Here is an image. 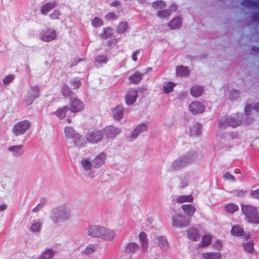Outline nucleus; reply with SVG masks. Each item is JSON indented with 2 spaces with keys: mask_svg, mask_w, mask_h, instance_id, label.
I'll use <instances>...</instances> for the list:
<instances>
[{
  "mask_svg": "<svg viewBox=\"0 0 259 259\" xmlns=\"http://www.w3.org/2000/svg\"><path fill=\"white\" fill-rule=\"evenodd\" d=\"M88 234L93 237H100L108 240L111 232L107 228L100 226H92L87 229Z\"/></svg>",
  "mask_w": 259,
  "mask_h": 259,
  "instance_id": "obj_1",
  "label": "nucleus"
},
{
  "mask_svg": "<svg viewBox=\"0 0 259 259\" xmlns=\"http://www.w3.org/2000/svg\"><path fill=\"white\" fill-rule=\"evenodd\" d=\"M241 210L249 223L259 224V213L255 207L249 205H243Z\"/></svg>",
  "mask_w": 259,
  "mask_h": 259,
  "instance_id": "obj_2",
  "label": "nucleus"
},
{
  "mask_svg": "<svg viewBox=\"0 0 259 259\" xmlns=\"http://www.w3.org/2000/svg\"><path fill=\"white\" fill-rule=\"evenodd\" d=\"M31 126V122L25 120L19 121L14 125L13 132L16 136H20L24 134Z\"/></svg>",
  "mask_w": 259,
  "mask_h": 259,
  "instance_id": "obj_3",
  "label": "nucleus"
},
{
  "mask_svg": "<svg viewBox=\"0 0 259 259\" xmlns=\"http://www.w3.org/2000/svg\"><path fill=\"white\" fill-rule=\"evenodd\" d=\"M103 133L101 131H93L89 132L86 135V140L92 144L99 142L103 138Z\"/></svg>",
  "mask_w": 259,
  "mask_h": 259,
  "instance_id": "obj_4",
  "label": "nucleus"
},
{
  "mask_svg": "<svg viewBox=\"0 0 259 259\" xmlns=\"http://www.w3.org/2000/svg\"><path fill=\"white\" fill-rule=\"evenodd\" d=\"M186 219L184 215L181 213H177L172 218V226L176 228H182L187 226L190 222V220H185Z\"/></svg>",
  "mask_w": 259,
  "mask_h": 259,
  "instance_id": "obj_5",
  "label": "nucleus"
},
{
  "mask_svg": "<svg viewBox=\"0 0 259 259\" xmlns=\"http://www.w3.org/2000/svg\"><path fill=\"white\" fill-rule=\"evenodd\" d=\"M84 108L83 103L78 98L72 97L70 100V109L72 112L76 113L82 111Z\"/></svg>",
  "mask_w": 259,
  "mask_h": 259,
  "instance_id": "obj_6",
  "label": "nucleus"
},
{
  "mask_svg": "<svg viewBox=\"0 0 259 259\" xmlns=\"http://www.w3.org/2000/svg\"><path fill=\"white\" fill-rule=\"evenodd\" d=\"M204 109V105L197 101L193 102L189 105V110L193 114L202 113Z\"/></svg>",
  "mask_w": 259,
  "mask_h": 259,
  "instance_id": "obj_7",
  "label": "nucleus"
},
{
  "mask_svg": "<svg viewBox=\"0 0 259 259\" xmlns=\"http://www.w3.org/2000/svg\"><path fill=\"white\" fill-rule=\"evenodd\" d=\"M57 37L56 31L51 28H48L42 34L41 38L44 41L50 42L55 39Z\"/></svg>",
  "mask_w": 259,
  "mask_h": 259,
  "instance_id": "obj_8",
  "label": "nucleus"
},
{
  "mask_svg": "<svg viewBox=\"0 0 259 259\" xmlns=\"http://www.w3.org/2000/svg\"><path fill=\"white\" fill-rule=\"evenodd\" d=\"M242 115L237 114L230 117L229 119L225 120L227 124L231 127H235L239 125L242 122Z\"/></svg>",
  "mask_w": 259,
  "mask_h": 259,
  "instance_id": "obj_9",
  "label": "nucleus"
},
{
  "mask_svg": "<svg viewBox=\"0 0 259 259\" xmlns=\"http://www.w3.org/2000/svg\"><path fill=\"white\" fill-rule=\"evenodd\" d=\"M137 96L138 94L136 90H131L127 92L125 99L126 104L131 105L133 104L135 102Z\"/></svg>",
  "mask_w": 259,
  "mask_h": 259,
  "instance_id": "obj_10",
  "label": "nucleus"
},
{
  "mask_svg": "<svg viewBox=\"0 0 259 259\" xmlns=\"http://www.w3.org/2000/svg\"><path fill=\"white\" fill-rule=\"evenodd\" d=\"M187 235L188 238L192 241H198L200 238L198 231L194 228H190Z\"/></svg>",
  "mask_w": 259,
  "mask_h": 259,
  "instance_id": "obj_11",
  "label": "nucleus"
},
{
  "mask_svg": "<svg viewBox=\"0 0 259 259\" xmlns=\"http://www.w3.org/2000/svg\"><path fill=\"white\" fill-rule=\"evenodd\" d=\"M105 159V154L104 153L100 154L92 160V166L95 168L100 167L104 163Z\"/></svg>",
  "mask_w": 259,
  "mask_h": 259,
  "instance_id": "obj_12",
  "label": "nucleus"
},
{
  "mask_svg": "<svg viewBox=\"0 0 259 259\" xmlns=\"http://www.w3.org/2000/svg\"><path fill=\"white\" fill-rule=\"evenodd\" d=\"M188 162V157L185 156L184 158L180 159L176 161L171 165V168L172 170H177L180 167L185 166L186 163Z\"/></svg>",
  "mask_w": 259,
  "mask_h": 259,
  "instance_id": "obj_13",
  "label": "nucleus"
},
{
  "mask_svg": "<svg viewBox=\"0 0 259 259\" xmlns=\"http://www.w3.org/2000/svg\"><path fill=\"white\" fill-rule=\"evenodd\" d=\"M181 207L185 213L190 217L193 216L196 210L195 207L191 204H184Z\"/></svg>",
  "mask_w": 259,
  "mask_h": 259,
  "instance_id": "obj_14",
  "label": "nucleus"
},
{
  "mask_svg": "<svg viewBox=\"0 0 259 259\" xmlns=\"http://www.w3.org/2000/svg\"><path fill=\"white\" fill-rule=\"evenodd\" d=\"M55 251L52 249H46L39 256L38 259H53Z\"/></svg>",
  "mask_w": 259,
  "mask_h": 259,
  "instance_id": "obj_15",
  "label": "nucleus"
},
{
  "mask_svg": "<svg viewBox=\"0 0 259 259\" xmlns=\"http://www.w3.org/2000/svg\"><path fill=\"white\" fill-rule=\"evenodd\" d=\"M203 90V88L202 87L194 85L191 89V95L194 97H198L202 95Z\"/></svg>",
  "mask_w": 259,
  "mask_h": 259,
  "instance_id": "obj_16",
  "label": "nucleus"
},
{
  "mask_svg": "<svg viewBox=\"0 0 259 259\" xmlns=\"http://www.w3.org/2000/svg\"><path fill=\"white\" fill-rule=\"evenodd\" d=\"M147 127L145 124H140L136 126L135 130L133 131L131 137L133 138H136L137 136L142 132L147 130Z\"/></svg>",
  "mask_w": 259,
  "mask_h": 259,
  "instance_id": "obj_17",
  "label": "nucleus"
},
{
  "mask_svg": "<svg viewBox=\"0 0 259 259\" xmlns=\"http://www.w3.org/2000/svg\"><path fill=\"white\" fill-rule=\"evenodd\" d=\"M143 78V74L139 71H136L133 75L129 77L130 82L134 83H138Z\"/></svg>",
  "mask_w": 259,
  "mask_h": 259,
  "instance_id": "obj_18",
  "label": "nucleus"
},
{
  "mask_svg": "<svg viewBox=\"0 0 259 259\" xmlns=\"http://www.w3.org/2000/svg\"><path fill=\"white\" fill-rule=\"evenodd\" d=\"M124 114L123 107L121 105H117L114 108V119L117 120H120Z\"/></svg>",
  "mask_w": 259,
  "mask_h": 259,
  "instance_id": "obj_19",
  "label": "nucleus"
},
{
  "mask_svg": "<svg viewBox=\"0 0 259 259\" xmlns=\"http://www.w3.org/2000/svg\"><path fill=\"white\" fill-rule=\"evenodd\" d=\"M193 200V197L192 195H182L176 198V201L177 203H182L184 202H191Z\"/></svg>",
  "mask_w": 259,
  "mask_h": 259,
  "instance_id": "obj_20",
  "label": "nucleus"
},
{
  "mask_svg": "<svg viewBox=\"0 0 259 259\" xmlns=\"http://www.w3.org/2000/svg\"><path fill=\"white\" fill-rule=\"evenodd\" d=\"M56 6L55 2L52 3H48L44 5L41 8V13L44 15H46L48 12L51 11Z\"/></svg>",
  "mask_w": 259,
  "mask_h": 259,
  "instance_id": "obj_21",
  "label": "nucleus"
},
{
  "mask_svg": "<svg viewBox=\"0 0 259 259\" xmlns=\"http://www.w3.org/2000/svg\"><path fill=\"white\" fill-rule=\"evenodd\" d=\"M201 133V125L195 123L190 127V135L191 136H199Z\"/></svg>",
  "mask_w": 259,
  "mask_h": 259,
  "instance_id": "obj_22",
  "label": "nucleus"
},
{
  "mask_svg": "<svg viewBox=\"0 0 259 259\" xmlns=\"http://www.w3.org/2000/svg\"><path fill=\"white\" fill-rule=\"evenodd\" d=\"M244 230L240 225H235L231 230V233L233 236H241L244 234Z\"/></svg>",
  "mask_w": 259,
  "mask_h": 259,
  "instance_id": "obj_23",
  "label": "nucleus"
},
{
  "mask_svg": "<svg viewBox=\"0 0 259 259\" xmlns=\"http://www.w3.org/2000/svg\"><path fill=\"white\" fill-rule=\"evenodd\" d=\"M212 240V236L210 235H204L202 236L200 244L201 247H204L209 246Z\"/></svg>",
  "mask_w": 259,
  "mask_h": 259,
  "instance_id": "obj_24",
  "label": "nucleus"
},
{
  "mask_svg": "<svg viewBox=\"0 0 259 259\" xmlns=\"http://www.w3.org/2000/svg\"><path fill=\"white\" fill-rule=\"evenodd\" d=\"M182 21L179 17L174 18L168 24V26L170 29H177L181 25Z\"/></svg>",
  "mask_w": 259,
  "mask_h": 259,
  "instance_id": "obj_25",
  "label": "nucleus"
},
{
  "mask_svg": "<svg viewBox=\"0 0 259 259\" xmlns=\"http://www.w3.org/2000/svg\"><path fill=\"white\" fill-rule=\"evenodd\" d=\"M204 259H221V255L218 252H206L202 254Z\"/></svg>",
  "mask_w": 259,
  "mask_h": 259,
  "instance_id": "obj_26",
  "label": "nucleus"
},
{
  "mask_svg": "<svg viewBox=\"0 0 259 259\" xmlns=\"http://www.w3.org/2000/svg\"><path fill=\"white\" fill-rule=\"evenodd\" d=\"M177 74L179 76L187 75L189 73V70L187 67L179 66L176 68Z\"/></svg>",
  "mask_w": 259,
  "mask_h": 259,
  "instance_id": "obj_27",
  "label": "nucleus"
},
{
  "mask_svg": "<svg viewBox=\"0 0 259 259\" xmlns=\"http://www.w3.org/2000/svg\"><path fill=\"white\" fill-rule=\"evenodd\" d=\"M22 145L13 146L9 148V150L15 153L16 156H21L23 153V150L22 149Z\"/></svg>",
  "mask_w": 259,
  "mask_h": 259,
  "instance_id": "obj_28",
  "label": "nucleus"
},
{
  "mask_svg": "<svg viewBox=\"0 0 259 259\" xmlns=\"http://www.w3.org/2000/svg\"><path fill=\"white\" fill-rule=\"evenodd\" d=\"M158 244L161 249L166 250L168 247V242L166 238L164 236H160L157 238Z\"/></svg>",
  "mask_w": 259,
  "mask_h": 259,
  "instance_id": "obj_29",
  "label": "nucleus"
},
{
  "mask_svg": "<svg viewBox=\"0 0 259 259\" xmlns=\"http://www.w3.org/2000/svg\"><path fill=\"white\" fill-rule=\"evenodd\" d=\"M138 247L139 246L137 243L131 242L126 245L125 251L127 253H133L138 249Z\"/></svg>",
  "mask_w": 259,
  "mask_h": 259,
  "instance_id": "obj_30",
  "label": "nucleus"
},
{
  "mask_svg": "<svg viewBox=\"0 0 259 259\" xmlns=\"http://www.w3.org/2000/svg\"><path fill=\"white\" fill-rule=\"evenodd\" d=\"M128 28V23L127 22H120L116 27V32L118 33H122L125 32Z\"/></svg>",
  "mask_w": 259,
  "mask_h": 259,
  "instance_id": "obj_31",
  "label": "nucleus"
},
{
  "mask_svg": "<svg viewBox=\"0 0 259 259\" xmlns=\"http://www.w3.org/2000/svg\"><path fill=\"white\" fill-rule=\"evenodd\" d=\"M238 206L234 203H229L225 206V210L228 213H233L238 210Z\"/></svg>",
  "mask_w": 259,
  "mask_h": 259,
  "instance_id": "obj_32",
  "label": "nucleus"
},
{
  "mask_svg": "<svg viewBox=\"0 0 259 259\" xmlns=\"http://www.w3.org/2000/svg\"><path fill=\"white\" fill-rule=\"evenodd\" d=\"M68 110L69 108L67 106H65L61 109H58L55 112V114L58 118L60 119H63L65 117L66 112Z\"/></svg>",
  "mask_w": 259,
  "mask_h": 259,
  "instance_id": "obj_33",
  "label": "nucleus"
},
{
  "mask_svg": "<svg viewBox=\"0 0 259 259\" xmlns=\"http://www.w3.org/2000/svg\"><path fill=\"white\" fill-rule=\"evenodd\" d=\"M67 210L64 207H61L58 210L57 214H59V219L61 220L66 219L68 218Z\"/></svg>",
  "mask_w": 259,
  "mask_h": 259,
  "instance_id": "obj_34",
  "label": "nucleus"
},
{
  "mask_svg": "<svg viewBox=\"0 0 259 259\" xmlns=\"http://www.w3.org/2000/svg\"><path fill=\"white\" fill-rule=\"evenodd\" d=\"M32 92L31 93V97H30V100H27L26 101V103L27 105H29L32 103V100H34V99L37 98L39 96V90L37 89V88L35 87L34 89L32 90Z\"/></svg>",
  "mask_w": 259,
  "mask_h": 259,
  "instance_id": "obj_35",
  "label": "nucleus"
},
{
  "mask_svg": "<svg viewBox=\"0 0 259 259\" xmlns=\"http://www.w3.org/2000/svg\"><path fill=\"white\" fill-rule=\"evenodd\" d=\"M97 247L95 245L90 244L83 251V253L85 255H90L95 252Z\"/></svg>",
  "mask_w": 259,
  "mask_h": 259,
  "instance_id": "obj_36",
  "label": "nucleus"
},
{
  "mask_svg": "<svg viewBox=\"0 0 259 259\" xmlns=\"http://www.w3.org/2000/svg\"><path fill=\"white\" fill-rule=\"evenodd\" d=\"M157 15L160 18L168 19L170 16V13L167 10H162L158 11Z\"/></svg>",
  "mask_w": 259,
  "mask_h": 259,
  "instance_id": "obj_37",
  "label": "nucleus"
},
{
  "mask_svg": "<svg viewBox=\"0 0 259 259\" xmlns=\"http://www.w3.org/2000/svg\"><path fill=\"white\" fill-rule=\"evenodd\" d=\"M139 237L142 242V245L143 247L146 248L147 247L148 242L146 233L144 232H141L139 235Z\"/></svg>",
  "mask_w": 259,
  "mask_h": 259,
  "instance_id": "obj_38",
  "label": "nucleus"
},
{
  "mask_svg": "<svg viewBox=\"0 0 259 259\" xmlns=\"http://www.w3.org/2000/svg\"><path fill=\"white\" fill-rule=\"evenodd\" d=\"M113 34V30L111 28H104V31L100 34L101 36L103 38H107L112 36Z\"/></svg>",
  "mask_w": 259,
  "mask_h": 259,
  "instance_id": "obj_39",
  "label": "nucleus"
},
{
  "mask_svg": "<svg viewBox=\"0 0 259 259\" xmlns=\"http://www.w3.org/2000/svg\"><path fill=\"white\" fill-rule=\"evenodd\" d=\"M241 4L244 7L250 8L257 7V4L255 2L250 0H243Z\"/></svg>",
  "mask_w": 259,
  "mask_h": 259,
  "instance_id": "obj_40",
  "label": "nucleus"
},
{
  "mask_svg": "<svg viewBox=\"0 0 259 259\" xmlns=\"http://www.w3.org/2000/svg\"><path fill=\"white\" fill-rule=\"evenodd\" d=\"M62 93L64 96H71L73 94L67 84H64L62 87Z\"/></svg>",
  "mask_w": 259,
  "mask_h": 259,
  "instance_id": "obj_41",
  "label": "nucleus"
},
{
  "mask_svg": "<svg viewBox=\"0 0 259 259\" xmlns=\"http://www.w3.org/2000/svg\"><path fill=\"white\" fill-rule=\"evenodd\" d=\"M176 86V84L172 82H168L164 86V92L165 93H169L171 92L174 87Z\"/></svg>",
  "mask_w": 259,
  "mask_h": 259,
  "instance_id": "obj_42",
  "label": "nucleus"
},
{
  "mask_svg": "<svg viewBox=\"0 0 259 259\" xmlns=\"http://www.w3.org/2000/svg\"><path fill=\"white\" fill-rule=\"evenodd\" d=\"M166 5L165 2L162 1H157L152 4L153 8L156 9L163 8Z\"/></svg>",
  "mask_w": 259,
  "mask_h": 259,
  "instance_id": "obj_43",
  "label": "nucleus"
},
{
  "mask_svg": "<svg viewBox=\"0 0 259 259\" xmlns=\"http://www.w3.org/2000/svg\"><path fill=\"white\" fill-rule=\"evenodd\" d=\"M65 136L68 138H72L74 136V130L70 127H66L65 128Z\"/></svg>",
  "mask_w": 259,
  "mask_h": 259,
  "instance_id": "obj_44",
  "label": "nucleus"
},
{
  "mask_svg": "<svg viewBox=\"0 0 259 259\" xmlns=\"http://www.w3.org/2000/svg\"><path fill=\"white\" fill-rule=\"evenodd\" d=\"M70 83L74 89H78L81 85V82L78 78H75L71 80Z\"/></svg>",
  "mask_w": 259,
  "mask_h": 259,
  "instance_id": "obj_45",
  "label": "nucleus"
},
{
  "mask_svg": "<svg viewBox=\"0 0 259 259\" xmlns=\"http://www.w3.org/2000/svg\"><path fill=\"white\" fill-rule=\"evenodd\" d=\"M244 249L249 253H252L254 251L253 244L252 242H247L243 244Z\"/></svg>",
  "mask_w": 259,
  "mask_h": 259,
  "instance_id": "obj_46",
  "label": "nucleus"
},
{
  "mask_svg": "<svg viewBox=\"0 0 259 259\" xmlns=\"http://www.w3.org/2000/svg\"><path fill=\"white\" fill-rule=\"evenodd\" d=\"M92 24L94 27H97L102 26L103 24V23L101 19L98 17H95L92 20Z\"/></svg>",
  "mask_w": 259,
  "mask_h": 259,
  "instance_id": "obj_47",
  "label": "nucleus"
},
{
  "mask_svg": "<svg viewBox=\"0 0 259 259\" xmlns=\"http://www.w3.org/2000/svg\"><path fill=\"white\" fill-rule=\"evenodd\" d=\"M41 224L39 223H35L32 224L30 227V230L34 232H37L40 230Z\"/></svg>",
  "mask_w": 259,
  "mask_h": 259,
  "instance_id": "obj_48",
  "label": "nucleus"
},
{
  "mask_svg": "<svg viewBox=\"0 0 259 259\" xmlns=\"http://www.w3.org/2000/svg\"><path fill=\"white\" fill-rule=\"evenodd\" d=\"M239 96V92L236 90H233L230 93L229 98L231 100H235Z\"/></svg>",
  "mask_w": 259,
  "mask_h": 259,
  "instance_id": "obj_49",
  "label": "nucleus"
},
{
  "mask_svg": "<svg viewBox=\"0 0 259 259\" xmlns=\"http://www.w3.org/2000/svg\"><path fill=\"white\" fill-rule=\"evenodd\" d=\"M81 164L85 170H89L91 168L92 163H90L87 160H83L81 161Z\"/></svg>",
  "mask_w": 259,
  "mask_h": 259,
  "instance_id": "obj_50",
  "label": "nucleus"
},
{
  "mask_svg": "<svg viewBox=\"0 0 259 259\" xmlns=\"http://www.w3.org/2000/svg\"><path fill=\"white\" fill-rule=\"evenodd\" d=\"M61 13L58 10H55L50 15V17L53 19H57L59 18Z\"/></svg>",
  "mask_w": 259,
  "mask_h": 259,
  "instance_id": "obj_51",
  "label": "nucleus"
},
{
  "mask_svg": "<svg viewBox=\"0 0 259 259\" xmlns=\"http://www.w3.org/2000/svg\"><path fill=\"white\" fill-rule=\"evenodd\" d=\"M96 61L100 63H106L107 61V58L104 55L98 56L96 58Z\"/></svg>",
  "mask_w": 259,
  "mask_h": 259,
  "instance_id": "obj_52",
  "label": "nucleus"
},
{
  "mask_svg": "<svg viewBox=\"0 0 259 259\" xmlns=\"http://www.w3.org/2000/svg\"><path fill=\"white\" fill-rule=\"evenodd\" d=\"M14 79L13 75H9L6 76L3 79V82L4 84H8L11 82Z\"/></svg>",
  "mask_w": 259,
  "mask_h": 259,
  "instance_id": "obj_53",
  "label": "nucleus"
},
{
  "mask_svg": "<svg viewBox=\"0 0 259 259\" xmlns=\"http://www.w3.org/2000/svg\"><path fill=\"white\" fill-rule=\"evenodd\" d=\"M250 195L254 198L259 199V189L251 191Z\"/></svg>",
  "mask_w": 259,
  "mask_h": 259,
  "instance_id": "obj_54",
  "label": "nucleus"
},
{
  "mask_svg": "<svg viewBox=\"0 0 259 259\" xmlns=\"http://www.w3.org/2000/svg\"><path fill=\"white\" fill-rule=\"evenodd\" d=\"M46 203L45 199L41 200L40 203L35 206L33 209V211H37L39 210Z\"/></svg>",
  "mask_w": 259,
  "mask_h": 259,
  "instance_id": "obj_55",
  "label": "nucleus"
},
{
  "mask_svg": "<svg viewBox=\"0 0 259 259\" xmlns=\"http://www.w3.org/2000/svg\"><path fill=\"white\" fill-rule=\"evenodd\" d=\"M224 178L226 179L231 180L233 181L235 180L234 177L228 172L224 176Z\"/></svg>",
  "mask_w": 259,
  "mask_h": 259,
  "instance_id": "obj_56",
  "label": "nucleus"
},
{
  "mask_svg": "<svg viewBox=\"0 0 259 259\" xmlns=\"http://www.w3.org/2000/svg\"><path fill=\"white\" fill-rule=\"evenodd\" d=\"M252 20L253 22H257L259 21V14L258 13H254L252 15Z\"/></svg>",
  "mask_w": 259,
  "mask_h": 259,
  "instance_id": "obj_57",
  "label": "nucleus"
},
{
  "mask_svg": "<svg viewBox=\"0 0 259 259\" xmlns=\"http://www.w3.org/2000/svg\"><path fill=\"white\" fill-rule=\"evenodd\" d=\"M251 109L250 105H247L245 108V112L246 115H249V110Z\"/></svg>",
  "mask_w": 259,
  "mask_h": 259,
  "instance_id": "obj_58",
  "label": "nucleus"
},
{
  "mask_svg": "<svg viewBox=\"0 0 259 259\" xmlns=\"http://www.w3.org/2000/svg\"><path fill=\"white\" fill-rule=\"evenodd\" d=\"M113 18V13H110L106 15V19L107 20H111Z\"/></svg>",
  "mask_w": 259,
  "mask_h": 259,
  "instance_id": "obj_59",
  "label": "nucleus"
},
{
  "mask_svg": "<svg viewBox=\"0 0 259 259\" xmlns=\"http://www.w3.org/2000/svg\"><path fill=\"white\" fill-rule=\"evenodd\" d=\"M221 245V242L220 240H217L214 244V247L217 248H220Z\"/></svg>",
  "mask_w": 259,
  "mask_h": 259,
  "instance_id": "obj_60",
  "label": "nucleus"
},
{
  "mask_svg": "<svg viewBox=\"0 0 259 259\" xmlns=\"http://www.w3.org/2000/svg\"><path fill=\"white\" fill-rule=\"evenodd\" d=\"M138 53V52H136L134 53L132 55V59L134 61H136L137 60V54Z\"/></svg>",
  "mask_w": 259,
  "mask_h": 259,
  "instance_id": "obj_61",
  "label": "nucleus"
},
{
  "mask_svg": "<svg viewBox=\"0 0 259 259\" xmlns=\"http://www.w3.org/2000/svg\"><path fill=\"white\" fill-rule=\"evenodd\" d=\"M253 109L255 110L256 111L259 112V103H257L255 105H254V107H253Z\"/></svg>",
  "mask_w": 259,
  "mask_h": 259,
  "instance_id": "obj_62",
  "label": "nucleus"
},
{
  "mask_svg": "<svg viewBox=\"0 0 259 259\" xmlns=\"http://www.w3.org/2000/svg\"><path fill=\"white\" fill-rule=\"evenodd\" d=\"M7 208L6 204H2L0 205V211L4 210Z\"/></svg>",
  "mask_w": 259,
  "mask_h": 259,
  "instance_id": "obj_63",
  "label": "nucleus"
},
{
  "mask_svg": "<svg viewBox=\"0 0 259 259\" xmlns=\"http://www.w3.org/2000/svg\"><path fill=\"white\" fill-rule=\"evenodd\" d=\"M252 50L253 51H254V52H257V53H259V48H253L252 49Z\"/></svg>",
  "mask_w": 259,
  "mask_h": 259,
  "instance_id": "obj_64",
  "label": "nucleus"
}]
</instances>
